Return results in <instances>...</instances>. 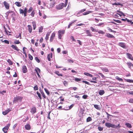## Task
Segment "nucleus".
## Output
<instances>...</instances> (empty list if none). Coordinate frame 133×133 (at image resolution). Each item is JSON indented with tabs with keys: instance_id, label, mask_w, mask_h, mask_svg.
<instances>
[{
	"instance_id": "nucleus-33",
	"label": "nucleus",
	"mask_w": 133,
	"mask_h": 133,
	"mask_svg": "<svg viewBox=\"0 0 133 133\" xmlns=\"http://www.w3.org/2000/svg\"><path fill=\"white\" fill-rule=\"evenodd\" d=\"M90 29L92 30V31L93 32L94 31L95 32H98V30L94 29V28L92 27H91L90 28Z\"/></svg>"
},
{
	"instance_id": "nucleus-34",
	"label": "nucleus",
	"mask_w": 133,
	"mask_h": 133,
	"mask_svg": "<svg viewBox=\"0 0 133 133\" xmlns=\"http://www.w3.org/2000/svg\"><path fill=\"white\" fill-rule=\"evenodd\" d=\"M4 29L5 31V32L6 33L7 35H8V32H9V33H10V32L9 31H8L5 28V27L4 26Z\"/></svg>"
},
{
	"instance_id": "nucleus-40",
	"label": "nucleus",
	"mask_w": 133,
	"mask_h": 133,
	"mask_svg": "<svg viewBox=\"0 0 133 133\" xmlns=\"http://www.w3.org/2000/svg\"><path fill=\"white\" fill-rule=\"evenodd\" d=\"M102 71H105V72H109V70L107 68H103L102 69Z\"/></svg>"
},
{
	"instance_id": "nucleus-64",
	"label": "nucleus",
	"mask_w": 133,
	"mask_h": 133,
	"mask_svg": "<svg viewBox=\"0 0 133 133\" xmlns=\"http://www.w3.org/2000/svg\"><path fill=\"white\" fill-rule=\"evenodd\" d=\"M129 102L130 103H133V99H130L129 100Z\"/></svg>"
},
{
	"instance_id": "nucleus-44",
	"label": "nucleus",
	"mask_w": 133,
	"mask_h": 133,
	"mask_svg": "<svg viewBox=\"0 0 133 133\" xmlns=\"http://www.w3.org/2000/svg\"><path fill=\"white\" fill-rule=\"evenodd\" d=\"M34 90H38V88L37 85H35L34 87Z\"/></svg>"
},
{
	"instance_id": "nucleus-50",
	"label": "nucleus",
	"mask_w": 133,
	"mask_h": 133,
	"mask_svg": "<svg viewBox=\"0 0 133 133\" xmlns=\"http://www.w3.org/2000/svg\"><path fill=\"white\" fill-rule=\"evenodd\" d=\"M44 90L46 94L48 95L50 94V92L46 88H44Z\"/></svg>"
},
{
	"instance_id": "nucleus-37",
	"label": "nucleus",
	"mask_w": 133,
	"mask_h": 133,
	"mask_svg": "<svg viewBox=\"0 0 133 133\" xmlns=\"http://www.w3.org/2000/svg\"><path fill=\"white\" fill-rule=\"evenodd\" d=\"M116 78L119 81H123V79H122L121 78H119L118 76H117L116 77Z\"/></svg>"
},
{
	"instance_id": "nucleus-46",
	"label": "nucleus",
	"mask_w": 133,
	"mask_h": 133,
	"mask_svg": "<svg viewBox=\"0 0 133 133\" xmlns=\"http://www.w3.org/2000/svg\"><path fill=\"white\" fill-rule=\"evenodd\" d=\"M35 59L36 61L38 63H39L40 62V60L37 57H36L35 58Z\"/></svg>"
},
{
	"instance_id": "nucleus-22",
	"label": "nucleus",
	"mask_w": 133,
	"mask_h": 133,
	"mask_svg": "<svg viewBox=\"0 0 133 133\" xmlns=\"http://www.w3.org/2000/svg\"><path fill=\"white\" fill-rule=\"evenodd\" d=\"M15 4L18 7H20L21 6V3L19 2H15Z\"/></svg>"
},
{
	"instance_id": "nucleus-16",
	"label": "nucleus",
	"mask_w": 133,
	"mask_h": 133,
	"mask_svg": "<svg viewBox=\"0 0 133 133\" xmlns=\"http://www.w3.org/2000/svg\"><path fill=\"white\" fill-rule=\"evenodd\" d=\"M127 64L129 68H131L133 67V64L130 62H128L127 63Z\"/></svg>"
},
{
	"instance_id": "nucleus-42",
	"label": "nucleus",
	"mask_w": 133,
	"mask_h": 133,
	"mask_svg": "<svg viewBox=\"0 0 133 133\" xmlns=\"http://www.w3.org/2000/svg\"><path fill=\"white\" fill-rule=\"evenodd\" d=\"M86 10L85 9H82L79 11V12L78 13L79 14L80 13H82V12H84V11H85Z\"/></svg>"
},
{
	"instance_id": "nucleus-57",
	"label": "nucleus",
	"mask_w": 133,
	"mask_h": 133,
	"mask_svg": "<svg viewBox=\"0 0 133 133\" xmlns=\"http://www.w3.org/2000/svg\"><path fill=\"white\" fill-rule=\"evenodd\" d=\"M75 22V21H74L73 22L70 23L68 25V28H69L70 27V26L72 25V23H74Z\"/></svg>"
},
{
	"instance_id": "nucleus-48",
	"label": "nucleus",
	"mask_w": 133,
	"mask_h": 133,
	"mask_svg": "<svg viewBox=\"0 0 133 133\" xmlns=\"http://www.w3.org/2000/svg\"><path fill=\"white\" fill-rule=\"evenodd\" d=\"M35 12H34V10L32 12L31 14V16L32 17H34V15L35 14Z\"/></svg>"
},
{
	"instance_id": "nucleus-30",
	"label": "nucleus",
	"mask_w": 133,
	"mask_h": 133,
	"mask_svg": "<svg viewBox=\"0 0 133 133\" xmlns=\"http://www.w3.org/2000/svg\"><path fill=\"white\" fill-rule=\"evenodd\" d=\"M50 33L49 32H48L46 34L45 37V39L46 40H47L48 39L49 36L50 35Z\"/></svg>"
},
{
	"instance_id": "nucleus-23",
	"label": "nucleus",
	"mask_w": 133,
	"mask_h": 133,
	"mask_svg": "<svg viewBox=\"0 0 133 133\" xmlns=\"http://www.w3.org/2000/svg\"><path fill=\"white\" fill-rule=\"evenodd\" d=\"M55 73L58 76H62V74H60L59 71H55Z\"/></svg>"
},
{
	"instance_id": "nucleus-38",
	"label": "nucleus",
	"mask_w": 133,
	"mask_h": 133,
	"mask_svg": "<svg viewBox=\"0 0 133 133\" xmlns=\"http://www.w3.org/2000/svg\"><path fill=\"white\" fill-rule=\"evenodd\" d=\"M36 93L40 99H42V97L41 96V94L39 93L38 91H37Z\"/></svg>"
},
{
	"instance_id": "nucleus-41",
	"label": "nucleus",
	"mask_w": 133,
	"mask_h": 133,
	"mask_svg": "<svg viewBox=\"0 0 133 133\" xmlns=\"http://www.w3.org/2000/svg\"><path fill=\"white\" fill-rule=\"evenodd\" d=\"M63 84L66 87L68 86V82H66V81H65L63 82Z\"/></svg>"
},
{
	"instance_id": "nucleus-19",
	"label": "nucleus",
	"mask_w": 133,
	"mask_h": 133,
	"mask_svg": "<svg viewBox=\"0 0 133 133\" xmlns=\"http://www.w3.org/2000/svg\"><path fill=\"white\" fill-rule=\"evenodd\" d=\"M112 5H120L121 6H123V4H122L120 3L119 2H115L114 3L112 4Z\"/></svg>"
},
{
	"instance_id": "nucleus-10",
	"label": "nucleus",
	"mask_w": 133,
	"mask_h": 133,
	"mask_svg": "<svg viewBox=\"0 0 133 133\" xmlns=\"http://www.w3.org/2000/svg\"><path fill=\"white\" fill-rule=\"evenodd\" d=\"M55 33L53 32L52 34L50 39V42H51L53 41L54 38L55 37Z\"/></svg>"
},
{
	"instance_id": "nucleus-61",
	"label": "nucleus",
	"mask_w": 133,
	"mask_h": 133,
	"mask_svg": "<svg viewBox=\"0 0 133 133\" xmlns=\"http://www.w3.org/2000/svg\"><path fill=\"white\" fill-rule=\"evenodd\" d=\"M55 2L54 3H51L50 8H52V7H53L55 6Z\"/></svg>"
},
{
	"instance_id": "nucleus-47",
	"label": "nucleus",
	"mask_w": 133,
	"mask_h": 133,
	"mask_svg": "<svg viewBox=\"0 0 133 133\" xmlns=\"http://www.w3.org/2000/svg\"><path fill=\"white\" fill-rule=\"evenodd\" d=\"M75 80L76 82H78L81 80V78H75Z\"/></svg>"
},
{
	"instance_id": "nucleus-45",
	"label": "nucleus",
	"mask_w": 133,
	"mask_h": 133,
	"mask_svg": "<svg viewBox=\"0 0 133 133\" xmlns=\"http://www.w3.org/2000/svg\"><path fill=\"white\" fill-rule=\"evenodd\" d=\"M98 33L99 34H105V32L102 30H99V31H98Z\"/></svg>"
},
{
	"instance_id": "nucleus-36",
	"label": "nucleus",
	"mask_w": 133,
	"mask_h": 133,
	"mask_svg": "<svg viewBox=\"0 0 133 133\" xmlns=\"http://www.w3.org/2000/svg\"><path fill=\"white\" fill-rule=\"evenodd\" d=\"M126 81L128 82L133 83V80L130 79H125Z\"/></svg>"
},
{
	"instance_id": "nucleus-12",
	"label": "nucleus",
	"mask_w": 133,
	"mask_h": 133,
	"mask_svg": "<svg viewBox=\"0 0 133 133\" xmlns=\"http://www.w3.org/2000/svg\"><path fill=\"white\" fill-rule=\"evenodd\" d=\"M118 45L124 48H126L125 44L124 43L122 42L119 43L118 44Z\"/></svg>"
},
{
	"instance_id": "nucleus-54",
	"label": "nucleus",
	"mask_w": 133,
	"mask_h": 133,
	"mask_svg": "<svg viewBox=\"0 0 133 133\" xmlns=\"http://www.w3.org/2000/svg\"><path fill=\"white\" fill-rule=\"evenodd\" d=\"M82 82L83 83H85V84H86L88 85H90V84L87 81H82Z\"/></svg>"
},
{
	"instance_id": "nucleus-21",
	"label": "nucleus",
	"mask_w": 133,
	"mask_h": 133,
	"mask_svg": "<svg viewBox=\"0 0 133 133\" xmlns=\"http://www.w3.org/2000/svg\"><path fill=\"white\" fill-rule=\"evenodd\" d=\"M25 128L27 130H29L30 129V127L29 124H28L25 125Z\"/></svg>"
},
{
	"instance_id": "nucleus-11",
	"label": "nucleus",
	"mask_w": 133,
	"mask_h": 133,
	"mask_svg": "<svg viewBox=\"0 0 133 133\" xmlns=\"http://www.w3.org/2000/svg\"><path fill=\"white\" fill-rule=\"evenodd\" d=\"M85 33L87 34V36H89L90 37L92 36V35L91 34L90 31L88 30H85Z\"/></svg>"
},
{
	"instance_id": "nucleus-49",
	"label": "nucleus",
	"mask_w": 133,
	"mask_h": 133,
	"mask_svg": "<svg viewBox=\"0 0 133 133\" xmlns=\"http://www.w3.org/2000/svg\"><path fill=\"white\" fill-rule=\"evenodd\" d=\"M33 8L32 7H30L28 11V12L29 13H30L32 10Z\"/></svg>"
},
{
	"instance_id": "nucleus-43",
	"label": "nucleus",
	"mask_w": 133,
	"mask_h": 133,
	"mask_svg": "<svg viewBox=\"0 0 133 133\" xmlns=\"http://www.w3.org/2000/svg\"><path fill=\"white\" fill-rule=\"evenodd\" d=\"M92 120V119L91 118L89 117H88L87 119V122H89L91 121Z\"/></svg>"
},
{
	"instance_id": "nucleus-6",
	"label": "nucleus",
	"mask_w": 133,
	"mask_h": 133,
	"mask_svg": "<svg viewBox=\"0 0 133 133\" xmlns=\"http://www.w3.org/2000/svg\"><path fill=\"white\" fill-rule=\"evenodd\" d=\"M3 4L6 9L8 10L9 9L10 4L7 2L4 1L3 2Z\"/></svg>"
},
{
	"instance_id": "nucleus-25",
	"label": "nucleus",
	"mask_w": 133,
	"mask_h": 133,
	"mask_svg": "<svg viewBox=\"0 0 133 133\" xmlns=\"http://www.w3.org/2000/svg\"><path fill=\"white\" fill-rule=\"evenodd\" d=\"M84 74L85 75H86L87 76H89L90 77H93V75H91L88 72H84Z\"/></svg>"
},
{
	"instance_id": "nucleus-29",
	"label": "nucleus",
	"mask_w": 133,
	"mask_h": 133,
	"mask_svg": "<svg viewBox=\"0 0 133 133\" xmlns=\"http://www.w3.org/2000/svg\"><path fill=\"white\" fill-rule=\"evenodd\" d=\"M35 70L37 73H40V70L38 68H37L36 69H35Z\"/></svg>"
},
{
	"instance_id": "nucleus-51",
	"label": "nucleus",
	"mask_w": 133,
	"mask_h": 133,
	"mask_svg": "<svg viewBox=\"0 0 133 133\" xmlns=\"http://www.w3.org/2000/svg\"><path fill=\"white\" fill-rule=\"evenodd\" d=\"M41 93L44 98H46V96L45 95L44 92L43 91H42L41 92Z\"/></svg>"
},
{
	"instance_id": "nucleus-63",
	"label": "nucleus",
	"mask_w": 133,
	"mask_h": 133,
	"mask_svg": "<svg viewBox=\"0 0 133 133\" xmlns=\"http://www.w3.org/2000/svg\"><path fill=\"white\" fill-rule=\"evenodd\" d=\"M32 24L33 27L36 26V23L35 22L33 21L32 22Z\"/></svg>"
},
{
	"instance_id": "nucleus-27",
	"label": "nucleus",
	"mask_w": 133,
	"mask_h": 133,
	"mask_svg": "<svg viewBox=\"0 0 133 133\" xmlns=\"http://www.w3.org/2000/svg\"><path fill=\"white\" fill-rule=\"evenodd\" d=\"M125 125L127 126V127L129 128H130L132 127V126L130 124L126 123L125 124Z\"/></svg>"
},
{
	"instance_id": "nucleus-17",
	"label": "nucleus",
	"mask_w": 133,
	"mask_h": 133,
	"mask_svg": "<svg viewBox=\"0 0 133 133\" xmlns=\"http://www.w3.org/2000/svg\"><path fill=\"white\" fill-rule=\"evenodd\" d=\"M52 53H50V54H49L48 55L47 58L48 60L50 61V58H52Z\"/></svg>"
},
{
	"instance_id": "nucleus-60",
	"label": "nucleus",
	"mask_w": 133,
	"mask_h": 133,
	"mask_svg": "<svg viewBox=\"0 0 133 133\" xmlns=\"http://www.w3.org/2000/svg\"><path fill=\"white\" fill-rule=\"evenodd\" d=\"M98 130L100 131H102L103 129V128L102 127H98Z\"/></svg>"
},
{
	"instance_id": "nucleus-28",
	"label": "nucleus",
	"mask_w": 133,
	"mask_h": 133,
	"mask_svg": "<svg viewBox=\"0 0 133 133\" xmlns=\"http://www.w3.org/2000/svg\"><path fill=\"white\" fill-rule=\"evenodd\" d=\"M1 41H2V42H4L6 44H9V41L7 40H5L4 41L2 40H1Z\"/></svg>"
},
{
	"instance_id": "nucleus-59",
	"label": "nucleus",
	"mask_w": 133,
	"mask_h": 133,
	"mask_svg": "<svg viewBox=\"0 0 133 133\" xmlns=\"http://www.w3.org/2000/svg\"><path fill=\"white\" fill-rule=\"evenodd\" d=\"M98 74L100 75L102 78H105V77L104 76L102 73L99 72Z\"/></svg>"
},
{
	"instance_id": "nucleus-14",
	"label": "nucleus",
	"mask_w": 133,
	"mask_h": 133,
	"mask_svg": "<svg viewBox=\"0 0 133 133\" xmlns=\"http://www.w3.org/2000/svg\"><path fill=\"white\" fill-rule=\"evenodd\" d=\"M126 54L128 58L133 61V57H132V55L130 54L127 53Z\"/></svg>"
},
{
	"instance_id": "nucleus-62",
	"label": "nucleus",
	"mask_w": 133,
	"mask_h": 133,
	"mask_svg": "<svg viewBox=\"0 0 133 133\" xmlns=\"http://www.w3.org/2000/svg\"><path fill=\"white\" fill-rule=\"evenodd\" d=\"M127 22H130V23L131 25L133 24V22H132L131 20H129V19H128V20H127Z\"/></svg>"
},
{
	"instance_id": "nucleus-7",
	"label": "nucleus",
	"mask_w": 133,
	"mask_h": 133,
	"mask_svg": "<svg viewBox=\"0 0 133 133\" xmlns=\"http://www.w3.org/2000/svg\"><path fill=\"white\" fill-rule=\"evenodd\" d=\"M10 124L9 123L6 126H5L4 128L3 129V131L5 133H7V130L9 129V128L10 127Z\"/></svg>"
},
{
	"instance_id": "nucleus-2",
	"label": "nucleus",
	"mask_w": 133,
	"mask_h": 133,
	"mask_svg": "<svg viewBox=\"0 0 133 133\" xmlns=\"http://www.w3.org/2000/svg\"><path fill=\"white\" fill-rule=\"evenodd\" d=\"M105 126L108 128H120L121 126L119 124H118L117 125H116L114 124H112L109 122H107L105 124Z\"/></svg>"
},
{
	"instance_id": "nucleus-53",
	"label": "nucleus",
	"mask_w": 133,
	"mask_h": 133,
	"mask_svg": "<svg viewBox=\"0 0 133 133\" xmlns=\"http://www.w3.org/2000/svg\"><path fill=\"white\" fill-rule=\"evenodd\" d=\"M25 49H26V48L25 47H24L23 48V53L26 56V50H25Z\"/></svg>"
},
{
	"instance_id": "nucleus-1",
	"label": "nucleus",
	"mask_w": 133,
	"mask_h": 133,
	"mask_svg": "<svg viewBox=\"0 0 133 133\" xmlns=\"http://www.w3.org/2000/svg\"><path fill=\"white\" fill-rule=\"evenodd\" d=\"M68 2V0H65V4L64 3H61L57 5L56 8L58 10H61L64 7L67 6Z\"/></svg>"
},
{
	"instance_id": "nucleus-32",
	"label": "nucleus",
	"mask_w": 133,
	"mask_h": 133,
	"mask_svg": "<svg viewBox=\"0 0 133 133\" xmlns=\"http://www.w3.org/2000/svg\"><path fill=\"white\" fill-rule=\"evenodd\" d=\"M36 109H31V112L32 114H34L36 112Z\"/></svg>"
},
{
	"instance_id": "nucleus-13",
	"label": "nucleus",
	"mask_w": 133,
	"mask_h": 133,
	"mask_svg": "<svg viewBox=\"0 0 133 133\" xmlns=\"http://www.w3.org/2000/svg\"><path fill=\"white\" fill-rule=\"evenodd\" d=\"M22 71L23 73H25L27 72V69L26 66L25 65H24L22 67Z\"/></svg>"
},
{
	"instance_id": "nucleus-31",
	"label": "nucleus",
	"mask_w": 133,
	"mask_h": 133,
	"mask_svg": "<svg viewBox=\"0 0 133 133\" xmlns=\"http://www.w3.org/2000/svg\"><path fill=\"white\" fill-rule=\"evenodd\" d=\"M7 62L9 63V64L10 65H12V61L9 59H8L7 61Z\"/></svg>"
},
{
	"instance_id": "nucleus-20",
	"label": "nucleus",
	"mask_w": 133,
	"mask_h": 133,
	"mask_svg": "<svg viewBox=\"0 0 133 133\" xmlns=\"http://www.w3.org/2000/svg\"><path fill=\"white\" fill-rule=\"evenodd\" d=\"M105 93V92L103 90H100L99 92V94L100 95H102Z\"/></svg>"
},
{
	"instance_id": "nucleus-5",
	"label": "nucleus",
	"mask_w": 133,
	"mask_h": 133,
	"mask_svg": "<svg viewBox=\"0 0 133 133\" xmlns=\"http://www.w3.org/2000/svg\"><path fill=\"white\" fill-rule=\"evenodd\" d=\"M65 31L64 30H59L58 31V38L59 39H61L62 37L63 34L64 33Z\"/></svg>"
},
{
	"instance_id": "nucleus-8",
	"label": "nucleus",
	"mask_w": 133,
	"mask_h": 133,
	"mask_svg": "<svg viewBox=\"0 0 133 133\" xmlns=\"http://www.w3.org/2000/svg\"><path fill=\"white\" fill-rule=\"evenodd\" d=\"M10 111H11V110L10 109H7L5 111H3V112H2V114L4 115H6Z\"/></svg>"
},
{
	"instance_id": "nucleus-18",
	"label": "nucleus",
	"mask_w": 133,
	"mask_h": 133,
	"mask_svg": "<svg viewBox=\"0 0 133 133\" xmlns=\"http://www.w3.org/2000/svg\"><path fill=\"white\" fill-rule=\"evenodd\" d=\"M11 47L12 48V49H14V50H16L17 51H18L19 50V49L18 48V47L16 45H11Z\"/></svg>"
},
{
	"instance_id": "nucleus-9",
	"label": "nucleus",
	"mask_w": 133,
	"mask_h": 133,
	"mask_svg": "<svg viewBox=\"0 0 133 133\" xmlns=\"http://www.w3.org/2000/svg\"><path fill=\"white\" fill-rule=\"evenodd\" d=\"M117 12L118 13H117L116 15H115V16H117V15H119L120 17L122 16V15L125 16V15L124 14L122 11L117 10Z\"/></svg>"
},
{
	"instance_id": "nucleus-4",
	"label": "nucleus",
	"mask_w": 133,
	"mask_h": 133,
	"mask_svg": "<svg viewBox=\"0 0 133 133\" xmlns=\"http://www.w3.org/2000/svg\"><path fill=\"white\" fill-rule=\"evenodd\" d=\"M19 10L20 14H24V17L27 16V9L26 7L24 8V10L20 8Z\"/></svg>"
},
{
	"instance_id": "nucleus-35",
	"label": "nucleus",
	"mask_w": 133,
	"mask_h": 133,
	"mask_svg": "<svg viewBox=\"0 0 133 133\" xmlns=\"http://www.w3.org/2000/svg\"><path fill=\"white\" fill-rule=\"evenodd\" d=\"M43 27L42 26H41L39 29V32H41L42 31V30H43Z\"/></svg>"
},
{
	"instance_id": "nucleus-15",
	"label": "nucleus",
	"mask_w": 133,
	"mask_h": 133,
	"mask_svg": "<svg viewBox=\"0 0 133 133\" xmlns=\"http://www.w3.org/2000/svg\"><path fill=\"white\" fill-rule=\"evenodd\" d=\"M105 36L108 38H115V37L113 35L109 33H106Z\"/></svg>"
},
{
	"instance_id": "nucleus-26",
	"label": "nucleus",
	"mask_w": 133,
	"mask_h": 133,
	"mask_svg": "<svg viewBox=\"0 0 133 133\" xmlns=\"http://www.w3.org/2000/svg\"><path fill=\"white\" fill-rule=\"evenodd\" d=\"M28 30L29 31L30 33H31L32 31V27L30 25H28Z\"/></svg>"
},
{
	"instance_id": "nucleus-56",
	"label": "nucleus",
	"mask_w": 133,
	"mask_h": 133,
	"mask_svg": "<svg viewBox=\"0 0 133 133\" xmlns=\"http://www.w3.org/2000/svg\"><path fill=\"white\" fill-rule=\"evenodd\" d=\"M84 110L83 109H81L80 110L79 112L80 113H81V114H83L84 113Z\"/></svg>"
},
{
	"instance_id": "nucleus-39",
	"label": "nucleus",
	"mask_w": 133,
	"mask_h": 133,
	"mask_svg": "<svg viewBox=\"0 0 133 133\" xmlns=\"http://www.w3.org/2000/svg\"><path fill=\"white\" fill-rule=\"evenodd\" d=\"M20 43V42L19 40H15L14 42V43L17 44H19Z\"/></svg>"
},
{
	"instance_id": "nucleus-55",
	"label": "nucleus",
	"mask_w": 133,
	"mask_h": 133,
	"mask_svg": "<svg viewBox=\"0 0 133 133\" xmlns=\"http://www.w3.org/2000/svg\"><path fill=\"white\" fill-rule=\"evenodd\" d=\"M28 55H29V57L30 59L31 60H32L33 59V57L30 54H29Z\"/></svg>"
},
{
	"instance_id": "nucleus-58",
	"label": "nucleus",
	"mask_w": 133,
	"mask_h": 133,
	"mask_svg": "<svg viewBox=\"0 0 133 133\" xmlns=\"http://www.w3.org/2000/svg\"><path fill=\"white\" fill-rule=\"evenodd\" d=\"M88 97V96L87 95H84L83 96L82 98L84 99H86Z\"/></svg>"
},
{
	"instance_id": "nucleus-24",
	"label": "nucleus",
	"mask_w": 133,
	"mask_h": 133,
	"mask_svg": "<svg viewBox=\"0 0 133 133\" xmlns=\"http://www.w3.org/2000/svg\"><path fill=\"white\" fill-rule=\"evenodd\" d=\"M92 12H91V11H87L86 12H84L83 14V15H88L90 13H91Z\"/></svg>"
},
{
	"instance_id": "nucleus-52",
	"label": "nucleus",
	"mask_w": 133,
	"mask_h": 133,
	"mask_svg": "<svg viewBox=\"0 0 133 133\" xmlns=\"http://www.w3.org/2000/svg\"><path fill=\"white\" fill-rule=\"evenodd\" d=\"M113 20L115 22L119 23H122L121 21L118 20L114 19Z\"/></svg>"
},
{
	"instance_id": "nucleus-3",
	"label": "nucleus",
	"mask_w": 133,
	"mask_h": 133,
	"mask_svg": "<svg viewBox=\"0 0 133 133\" xmlns=\"http://www.w3.org/2000/svg\"><path fill=\"white\" fill-rule=\"evenodd\" d=\"M23 98V97L20 96H16L14 97L13 101L14 103H16L18 102H21Z\"/></svg>"
}]
</instances>
